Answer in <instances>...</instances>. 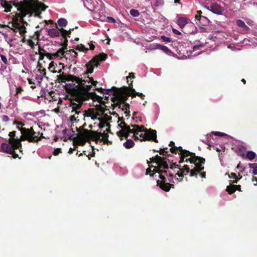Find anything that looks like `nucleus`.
I'll return each instance as SVG.
<instances>
[{
  "label": "nucleus",
  "mask_w": 257,
  "mask_h": 257,
  "mask_svg": "<svg viewBox=\"0 0 257 257\" xmlns=\"http://www.w3.org/2000/svg\"><path fill=\"white\" fill-rule=\"evenodd\" d=\"M150 160L153 163H157L158 166V168L156 169L155 171L156 172L159 173L161 180H157V186L166 192H169L171 188H174V185L170 183H166V179L164 175L171 178L168 180L169 182L174 183L172 180L174 174L183 178L184 176L189 173L191 176V171L193 170H190V168L187 165L182 167L181 163L177 164L176 163H172L169 167L165 158L159 155L150 158Z\"/></svg>",
  "instance_id": "nucleus-1"
},
{
  "label": "nucleus",
  "mask_w": 257,
  "mask_h": 257,
  "mask_svg": "<svg viewBox=\"0 0 257 257\" xmlns=\"http://www.w3.org/2000/svg\"><path fill=\"white\" fill-rule=\"evenodd\" d=\"M13 6L17 8L19 13H16L15 16L12 19L11 27L12 30L19 31L21 36H23L26 33V26H28V23L24 20V17L26 15H29V17L33 16L36 11L41 10L44 11L47 7L43 3H40L38 0H24L23 2H13Z\"/></svg>",
  "instance_id": "nucleus-2"
},
{
  "label": "nucleus",
  "mask_w": 257,
  "mask_h": 257,
  "mask_svg": "<svg viewBox=\"0 0 257 257\" xmlns=\"http://www.w3.org/2000/svg\"><path fill=\"white\" fill-rule=\"evenodd\" d=\"M82 81L75 83H66L64 86L66 92L70 94L72 97L69 99L70 102L73 101L76 103H83L92 98L96 99L101 104L104 105L107 103V101H102V98L98 96L94 92H89L91 85H85L87 80L82 79Z\"/></svg>",
  "instance_id": "nucleus-3"
},
{
  "label": "nucleus",
  "mask_w": 257,
  "mask_h": 257,
  "mask_svg": "<svg viewBox=\"0 0 257 257\" xmlns=\"http://www.w3.org/2000/svg\"><path fill=\"white\" fill-rule=\"evenodd\" d=\"M137 112L133 113V116L132 117V122H138L140 121L139 117L135 118V115ZM129 134L130 137L134 138L135 141H153L155 143H158L156 138V131L151 128L147 129L143 125H139L138 124H131L129 127Z\"/></svg>",
  "instance_id": "nucleus-4"
},
{
  "label": "nucleus",
  "mask_w": 257,
  "mask_h": 257,
  "mask_svg": "<svg viewBox=\"0 0 257 257\" xmlns=\"http://www.w3.org/2000/svg\"><path fill=\"white\" fill-rule=\"evenodd\" d=\"M180 152V160L178 163L183 162H190L194 165V169L191 171V176H194L197 172L204 170V167L202 165L205 163V159L196 156L194 153L190 152L188 151L184 150L181 147H176L170 148V152L171 153L177 154V152Z\"/></svg>",
  "instance_id": "nucleus-5"
},
{
  "label": "nucleus",
  "mask_w": 257,
  "mask_h": 257,
  "mask_svg": "<svg viewBox=\"0 0 257 257\" xmlns=\"http://www.w3.org/2000/svg\"><path fill=\"white\" fill-rule=\"evenodd\" d=\"M95 90L103 94L112 95L111 100L113 104H111V106H113V108L115 106H118L120 108H122V109L125 110V113L128 114V103L126 102L128 97V88L126 89L118 88L113 86L110 89L96 88Z\"/></svg>",
  "instance_id": "nucleus-6"
},
{
  "label": "nucleus",
  "mask_w": 257,
  "mask_h": 257,
  "mask_svg": "<svg viewBox=\"0 0 257 257\" xmlns=\"http://www.w3.org/2000/svg\"><path fill=\"white\" fill-rule=\"evenodd\" d=\"M20 132L22 133L20 138L16 137V132L15 131L10 132L9 133L10 138H9L8 143L13 144L16 148L18 145L21 146L22 141L35 143L40 141L44 138L43 134L34 131L33 127L29 128H21Z\"/></svg>",
  "instance_id": "nucleus-7"
},
{
  "label": "nucleus",
  "mask_w": 257,
  "mask_h": 257,
  "mask_svg": "<svg viewBox=\"0 0 257 257\" xmlns=\"http://www.w3.org/2000/svg\"><path fill=\"white\" fill-rule=\"evenodd\" d=\"M83 103H76L73 102V100H71L68 106L71 108V113H73L70 117V120L71 121H74L79 120V118H85L86 117H90L93 120L97 119L99 118V116H96L92 113H90L86 111V110H83L82 108Z\"/></svg>",
  "instance_id": "nucleus-8"
},
{
  "label": "nucleus",
  "mask_w": 257,
  "mask_h": 257,
  "mask_svg": "<svg viewBox=\"0 0 257 257\" xmlns=\"http://www.w3.org/2000/svg\"><path fill=\"white\" fill-rule=\"evenodd\" d=\"M101 135L100 132L84 129L83 132L80 133L78 137L75 138L74 142L79 146H83L89 140L95 142L98 141L100 140V137Z\"/></svg>",
  "instance_id": "nucleus-9"
},
{
  "label": "nucleus",
  "mask_w": 257,
  "mask_h": 257,
  "mask_svg": "<svg viewBox=\"0 0 257 257\" xmlns=\"http://www.w3.org/2000/svg\"><path fill=\"white\" fill-rule=\"evenodd\" d=\"M118 122H119L118 124V127L120 128V130L117 132V136H118L119 139L121 141L123 139L126 140L125 143H123V146L126 149H128L129 148V142L127 139L128 135H129L128 125L124 121V118L123 117H118Z\"/></svg>",
  "instance_id": "nucleus-10"
},
{
  "label": "nucleus",
  "mask_w": 257,
  "mask_h": 257,
  "mask_svg": "<svg viewBox=\"0 0 257 257\" xmlns=\"http://www.w3.org/2000/svg\"><path fill=\"white\" fill-rule=\"evenodd\" d=\"M107 55L104 53H101L98 55L94 56L92 60L89 61L85 67H86L87 70L85 74H91L94 71V67H97L100 62H102L106 59Z\"/></svg>",
  "instance_id": "nucleus-11"
},
{
  "label": "nucleus",
  "mask_w": 257,
  "mask_h": 257,
  "mask_svg": "<svg viewBox=\"0 0 257 257\" xmlns=\"http://www.w3.org/2000/svg\"><path fill=\"white\" fill-rule=\"evenodd\" d=\"M59 75H57V81L59 83H65L66 82H71V83H75L79 81H82V78L76 75L67 74L62 71ZM75 82V83H74Z\"/></svg>",
  "instance_id": "nucleus-12"
},
{
  "label": "nucleus",
  "mask_w": 257,
  "mask_h": 257,
  "mask_svg": "<svg viewBox=\"0 0 257 257\" xmlns=\"http://www.w3.org/2000/svg\"><path fill=\"white\" fill-rule=\"evenodd\" d=\"M21 148H22V144H21L20 146H17V148H16L12 144H7L5 143H2L1 144V148H0L3 152H6L7 153H12L13 151H15L17 149L21 150Z\"/></svg>",
  "instance_id": "nucleus-13"
},
{
  "label": "nucleus",
  "mask_w": 257,
  "mask_h": 257,
  "mask_svg": "<svg viewBox=\"0 0 257 257\" xmlns=\"http://www.w3.org/2000/svg\"><path fill=\"white\" fill-rule=\"evenodd\" d=\"M207 10L216 15H222L223 9L217 3H212L210 6L206 7Z\"/></svg>",
  "instance_id": "nucleus-14"
},
{
  "label": "nucleus",
  "mask_w": 257,
  "mask_h": 257,
  "mask_svg": "<svg viewBox=\"0 0 257 257\" xmlns=\"http://www.w3.org/2000/svg\"><path fill=\"white\" fill-rule=\"evenodd\" d=\"M129 96L133 98L138 96L142 99H144V95L143 93L137 92L135 89L133 88V82L130 83L129 84Z\"/></svg>",
  "instance_id": "nucleus-15"
},
{
  "label": "nucleus",
  "mask_w": 257,
  "mask_h": 257,
  "mask_svg": "<svg viewBox=\"0 0 257 257\" xmlns=\"http://www.w3.org/2000/svg\"><path fill=\"white\" fill-rule=\"evenodd\" d=\"M56 64L53 61L51 62L50 63V65H49V70L50 71V72H52V73H61L62 70H64L65 66L63 65V64L60 63H59V66H61V68L60 69L56 70Z\"/></svg>",
  "instance_id": "nucleus-16"
},
{
  "label": "nucleus",
  "mask_w": 257,
  "mask_h": 257,
  "mask_svg": "<svg viewBox=\"0 0 257 257\" xmlns=\"http://www.w3.org/2000/svg\"><path fill=\"white\" fill-rule=\"evenodd\" d=\"M180 28L183 29V32L187 34H194L196 31V28L193 23L189 24L188 25Z\"/></svg>",
  "instance_id": "nucleus-17"
},
{
  "label": "nucleus",
  "mask_w": 257,
  "mask_h": 257,
  "mask_svg": "<svg viewBox=\"0 0 257 257\" xmlns=\"http://www.w3.org/2000/svg\"><path fill=\"white\" fill-rule=\"evenodd\" d=\"M189 24L193 23L191 22L190 19L186 18L180 17L177 20V24L178 25L180 28L184 27L189 25Z\"/></svg>",
  "instance_id": "nucleus-18"
},
{
  "label": "nucleus",
  "mask_w": 257,
  "mask_h": 257,
  "mask_svg": "<svg viewBox=\"0 0 257 257\" xmlns=\"http://www.w3.org/2000/svg\"><path fill=\"white\" fill-rule=\"evenodd\" d=\"M236 191H241L240 185H229L226 188V191L229 194H231Z\"/></svg>",
  "instance_id": "nucleus-19"
},
{
  "label": "nucleus",
  "mask_w": 257,
  "mask_h": 257,
  "mask_svg": "<svg viewBox=\"0 0 257 257\" xmlns=\"http://www.w3.org/2000/svg\"><path fill=\"white\" fill-rule=\"evenodd\" d=\"M60 34L61 32H60V30H58L55 28L50 29L47 31V34L52 38L59 37Z\"/></svg>",
  "instance_id": "nucleus-20"
},
{
  "label": "nucleus",
  "mask_w": 257,
  "mask_h": 257,
  "mask_svg": "<svg viewBox=\"0 0 257 257\" xmlns=\"http://www.w3.org/2000/svg\"><path fill=\"white\" fill-rule=\"evenodd\" d=\"M236 24L238 27L242 28V31L244 33H246L250 30L248 27L245 24L244 22L242 20L239 19L236 20Z\"/></svg>",
  "instance_id": "nucleus-21"
},
{
  "label": "nucleus",
  "mask_w": 257,
  "mask_h": 257,
  "mask_svg": "<svg viewBox=\"0 0 257 257\" xmlns=\"http://www.w3.org/2000/svg\"><path fill=\"white\" fill-rule=\"evenodd\" d=\"M60 31L61 36L63 38H67V37H70V35L71 32L73 31V29H70L69 30H66L62 28L59 29Z\"/></svg>",
  "instance_id": "nucleus-22"
},
{
  "label": "nucleus",
  "mask_w": 257,
  "mask_h": 257,
  "mask_svg": "<svg viewBox=\"0 0 257 257\" xmlns=\"http://www.w3.org/2000/svg\"><path fill=\"white\" fill-rule=\"evenodd\" d=\"M49 95H50L51 97L50 101H57L58 99L61 98L58 96V94L56 93L53 91L49 92Z\"/></svg>",
  "instance_id": "nucleus-23"
},
{
  "label": "nucleus",
  "mask_w": 257,
  "mask_h": 257,
  "mask_svg": "<svg viewBox=\"0 0 257 257\" xmlns=\"http://www.w3.org/2000/svg\"><path fill=\"white\" fill-rule=\"evenodd\" d=\"M86 112L92 113V114H94V115H96V116L99 117H102V116L106 114V113H105L104 112H99V111H94V109L92 108H89L88 110H86Z\"/></svg>",
  "instance_id": "nucleus-24"
},
{
  "label": "nucleus",
  "mask_w": 257,
  "mask_h": 257,
  "mask_svg": "<svg viewBox=\"0 0 257 257\" xmlns=\"http://www.w3.org/2000/svg\"><path fill=\"white\" fill-rule=\"evenodd\" d=\"M256 157V154L254 152L248 151L246 152V158L250 161L253 160Z\"/></svg>",
  "instance_id": "nucleus-25"
},
{
  "label": "nucleus",
  "mask_w": 257,
  "mask_h": 257,
  "mask_svg": "<svg viewBox=\"0 0 257 257\" xmlns=\"http://www.w3.org/2000/svg\"><path fill=\"white\" fill-rule=\"evenodd\" d=\"M105 107H103L101 105H96L95 106V111L97 112H105L107 110H108V109L106 108L107 107H109L110 106L107 105H104Z\"/></svg>",
  "instance_id": "nucleus-26"
},
{
  "label": "nucleus",
  "mask_w": 257,
  "mask_h": 257,
  "mask_svg": "<svg viewBox=\"0 0 257 257\" xmlns=\"http://www.w3.org/2000/svg\"><path fill=\"white\" fill-rule=\"evenodd\" d=\"M14 1H17V0H14ZM14 1H10V3L5 1V4H4V6H5V12H9L11 11V10L12 9V4L13 5V2H14Z\"/></svg>",
  "instance_id": "nucleus-27"
},
{
  "label": "nucleus",
  "mask_w": 257,
  "mask_h": 257,
  "mask_svg": "<svg viewBox=\"0 0 257 257\" xmlns=\"http://www.w3.org/2000/svg\"><path fill=\"white\" fill-rule=\"evenodd\" d=\"M199 21V24L202 26H207L209 24V20L206 17H203V18L196 19Z\"/></svg>",
  "instance_id": "nucleus-28"
},
{
  "label": "nucleus",
  "mask_w": 257,
  "mask_h": 257,
  "mask_svg": "<svg viewBox=\"0 0 257 257\" xmlns=\"http://www.w3.org/2000/svg\"><path fill=\"white\" fill-rule=\"evenodd\" d=\"M66 50L64 48H61L57 51V52L53 53L54 56L56 57H61L64 56L65 50Z\"/></svg>",
  "instance_id": "nucleus-29"
},
{
  "label": "nucleus",
  "mask_w": 257,
  "mask_h": 257,
  "mask_svg": "<svg viewBox=\"0 0 257 257\" xmlns=\"http://www.w3.org/2000/svg\"><path fill=\"white\" fill-rule=\"evenodd\" d=\"M155 152L159 153L161 155L169 157L170 155L168 154V148H164L160 149L159 151H155Z\"/></svg>",
  "instance_id": "nucleus-30"
},
{
  "label": "nucleus",
  "mask_w": 257,
  "mask_h": 257,
  "mask_svg": "<svg viewBox=\"0 0 257 257\" xmlns=\"http://www.w3.org/2000/svg\"><path fill=\"white\" fill-rule=\"evenodd\" d=\"M68 22L66 19L64 18H60L57 21V24L60 27H65Z\"/></svg>",
  "instance_id": "nucleus-31"
},
{
  "label": "nucleus",
  "mask_w": 257,
  "mask_h": 257,
  "mask_svg": "<svg viewBox=\"0 0 257 257\" xmlns=\"http://www.w3.org/2000/svg\"><path fill=\"white\" fill-rule=\"evenodd\" d=\"M111 119L112 117L111 116L108 115L107 114H106L103 115L102 117H99V119H98V120L109 122L111 120Z\"/></svg>",
  "instance_id": "nucleus-32"
},
{
  "label": "nucleus",
  "mask_w": 257,
  "mask_h": 257,
  "mask_svg": "<svg viewBox=\"0 0 257 257\" xmlns=\"http://www.w3.org/2000/svg\"><path fill=\"white\" fill-rule=\"evenodd\" d=\"M211 135H213L215 136H218V137H223L226 136V135L225 133H221L220 132H211V134H207V135H206V136H207V138H208V137L211 136Z\"/></svg>",
  "instance_id": "nucleus-33"
},
{
  "label": "nucleus",
  "mask_w": 257,
  "mask_h": 257,
  "mask_svg": "<svg viewBox=\"0 0 257 257\" xmlns=\"http://www.w3.org/2000/svg\"><path fill=\"white\" fill-rule=\"evenodd\" d=\"M99 122L98 124V127L100 128H104L105 127H110V124L108 121H104L102 120H99Z\"/></svg>",
  "instance_id": "nucleus-34"
},
{
  "label": "nucleus",
  "mask_w": 257,
  "mask_h": 257,
  "mask_svg": "<svg viewBox=\"0 0 257 257\" xmlns=\"http://www.w3.org/2000/svg\"><path fill=\"white\" fill-rule=\"evenodd\" d=\"M157 48L159 50H162L163 52L168 53L170 52L169 49L166 46L162 45L161 44H159L157 46Z\"/></svg>",
  "instance_id": "nucleus-35"
},
{
  "label": "nucleus",
  "mask_w": 257,
  "mask_h": 257,
  "mask_svg": "<svg viewBox=\"0 0 257 257\" xmlns=\"http://www.w3.org/2000/svg\"><path fill=\"white\" fill-rule=\"evenodd\" d=\"M76 50L80 52H85L88 51V48L85 47L83 45L80 44L77 45Z\"/></svg>",
  "instance_id": "nucleus-36"
},
{
  "label": "nucleus",
  "mask_w": 257,
  "mask_h": 257,
  "mask_svg": "<svg viewBox=\"0 0 257 257\" xmlns=\"http://www.w3.org/2000/svg\"><path fill=\"white\" fill-rule=\"evenodd\" d=\"M130 14L133 17H137L140 16V12L137 10L132 9L130 11Z\"/></svg>",
  "instance_id": "nucleus-37"
},
{
  "label": "nucleus",
  "mask_w": 257,
  "mask_h": 257,
  "mask_svg": "<svg viewBox=\"0 0 257 257\" xmlns=\"http://www.w3.org/2000/svg\"><path fill=\"white\" fill-rule=\"evenodd\" d=\"M101 134H102V135H101V136H100V138L101 137H102V138H101V139H100V141L101 142H103L104 143H105L106 142H108V135L106 133H101Z\"/></svg>",
  "instance_id": "nucleus-38"
},
{
  "label": "nucleus",
  "mask_w": 257,
  "mask_h": 257,
  "mask_svg": "<svg viewBox=\"0 0 257 257\" xmlns=\"http://www.w3.org/2000/svg\"><path fill=\"white\" fill-rule=\"evenodd\" d=\"M45 56L47 57V58L49 59L50 60H52L54 59V58H57L58 57H57L54 55V54L49 53H45Z\"/></svg>",
  "instance_id": "nucleus-39"
},
{
  "label": "nucleus",
  "mask_w": 257,
  "mask_h": 257,
  "mask_svg": "<svg viewBox=\"0 0 257 257\" xmlns=\"http://www.w3.org/2000/svg\"><path fill=\"white\" fill-rule=\"evenodd\" d=\"M89 81L87 80V82L88 83H91L92 85L96 86L97 83L98 82L96 81H94V79H93V78L88 77Z\"/></svg>",
  "instance_id": "nucleus-40"
},
{
  "label": "nucleus",
  "mask_w": 257,
  "mask_h": 257,
  "mask_svg": "<svg viewBox=\"0 0 257 257\" xmlns=\"http://www.w3.org/2000/svg\"><path fill=\"white\" fill-rule=\"evenodd\" d=\"M157 168H158V167L157 168H155V169H154L153 171H152L151 170L150 168H147V170H146V174L147 175L150 174V175L151 176H154V173H152V172H156L155 169H156Z\"/></svg>",
  "instance_id": "nucleus-41"
},
{
  "label": "nucleus",
  "mask_w": 257,
  "mask_h": 257,
  "mask_svg": "<svg viewBox=\"0 0 257 257\" xmlns=\"http://www.w3.org/2000/svg\"><path fill=\"white\" fill-rule=\"evenodd\" d=\"M202 170H203V169L201 170V171H200L199 172H197V174H196V175L190 176L191 177L194 176V177H196L197 176V174L199 173V175H200L201 178H205V172H201Z\"/></svg>",
  "instance_id": "nucleus-42"
},
{
  "label": "nucleus",
  "mask_w": 257,
  "mask_h": 257,
  "mask_svg": "<svg viewBox=\"0 0 257 257\" xmlns=\"http://www.w3.org/2000/svg\"><path fill=\"white\" fill-rule=\"evenodd\" d=\"M161 38H162V40L164 42L170 43L171 41L169 37H166L164 35L162 36V37H161Z\"/></svg>",
  "instance_id": "nucleus-43"
},
{
  "label": "nucleus",
  "mask_w": 257,
  "mask_h": 257,
  "mask_svg": "<svg viewBox=\"0 0 257 257\" xmlns=\"http://www.w3.org/2000/svg\"><path fill=\"white\" fill-rule=\"evenodd\" d=\"M27 44L32 49L35 47V43L32 39H29L27 40Z\"/></svg>",
  "instance_id": "nucleus-44"
},
{
  "label": "nucleus",
  "mask_w": 257,
  "mask_h": 257,
  "mask_svg": "<svg viewBox=\"0 0 257 257\" xmlns=\"http://www.w3.org/2000/svg\"><path fill=\"white\" fill-rule=\"evenodd\" d=\"M14 124H18V126H17V128H18L19 131H20V129L21 128H26L25 127H20V125L23 126L24 125V124L20 121H14Z\"/></svg>",
  "instance_id": "nucleus-45"
},
{
  "label": "nucleus",
  "mask_w": 257,
  "mask_h": 257,
  "mask_svg": "<svg viewBox=\"0 0 257 257\" xmlns=\"http://www.w3.org/2000/svg\"><path fill=\"white\" fill-rule=\"evenodd\" d=\"M225 175L228 176L229 178H232L233 179L234 178H236L237 177V175L235 173H231L230 174L226 173Z\"/></svg>",
  "instance_id": "nucleus-46"
},
{
  "label": "nucleus",
  "mask_w": 257,
  "mask_h": 257,
  "mask_svg": "<svg viewBox=\"0 0 257 257\" xmlns=\"http://www.w3.org/2000/svg\"><path fill=\"white\" fill-rule=\"evenodd\" d=\"M64 38V42L61 44V46H62V48H64L65 49H67V46H68V40L67 39V38Z\"/></svg>",
  "instance_id": "nucleus-47"
},
{
  "label": "nucleus",
  "mask_w": 257,
  "mask_h": 257,
  "mask_svg": "<svg viewBox=\"0 0 257 257\" xmlns=\"http://www.w3.org/2000/svg\"><path fill=\"white\" fill-rule=\"evenodd\" d=\"M61 153V150L60 148H57L54 149V151L53 152V155L54 156H57L59 155Z\"/></svg>",
  "instance_id": "nucleus-48"
},
{
  "label": "nucleus",
  "mask_w": 257,
  "mask_h": 257,
  "mask_svg": "<svg viewBox=\"0 0 257 257\" xmlns=\"http://www.w3.org/2000/svg\"><path fill=\"white\" fill-rule=\"evenodd\" d=\"M202 12L201 10L197 11V15H196L195 19H201L203 18V16H201Z\"/></svg>",
  "instance_id": "nucleus-49"
},
{
  "label": "nucleus",
  "mask_w": 257,
  "mask_h": 257,
  "mask_svg": "<svg viewBox=\"0 0 257 257\" xmlns=\"http://www.w3.org/2000/svg\"><path fill=\"white\" fill-rule=\"evenodd\" d=\"M239 180V179L234 178L233 180H229V185H234V184L237 183Z\"/></svg>",
  "instance_id": "nucleus-50"
},
{
  "label": "nucleus",
  "mask_w": 257,
  "mask_h": 257,
  "mask_svg": "<svg viewBox=\"0 0 257 257\" xmlns=\"http://www.w3.org/2000/svg\"><path fill=\"white\" fill-rule=\"evenodd\" d=\"M204 47V44H203V43H201L199 45H195V46H193V50H196L200 47Z\"/></svg>",
  "instance_id": "nucleus-51"
},
{
  "label": "nucleus",
  "mask_w": 257,
  "mask_h": 257,
  "mask_svg": "<svg viewBox=\"0 0 257 257\" xmlns=\"http://www.w3.org/2000/svg\"><path fill=\"white\" fill-rule=\"evenodd\" d=\"M39 37H40V33L38 32H35L34 36H33V38L35 40L39 41Z\"/></svg>",
  "instance_id": "nucleus-52"
},
{
  "label": "nucleus",
  "mask_w": 257,
  "mask_h": 257,
  "mask_svg": "<svg viewBox=\"0 0 257 257\" xmlns=\"http://www.w3.org/2000/svg\"><path fill=\"white\" fill-rule=\"evenodd\" d=\"M23 89L21 87H17V89H16V95H18L19 94L23 92Z\"/></svg>",
  "instance_id": "nucleus-53"
},
{
  "label": "nucleus",
  "mask_w": 257,
  "mask_h": 257,
  "mask_svg": "<svg viewBox=\"0 0 257 257\" xmlns=\"http://www.w3.org/2000/svg\"><path fill=\"white\" fill-rule=\"evenodd\" d=\"M0 57H1V60H2V61H3V63H4L5 65H7V57L4 55H1V56H0Z\"/></svg>",
  "instance_id": "nucleus-54"
},
{
  "label": "nucleus",
  "mask_w": 257,
  "mask_h": 257,
  "mask_svg": "<svg viewBox=\"0 0 257 257\" xmlns=\"http://www.w3.org/2000/svg\"><path fill=\"white\" fill-rule=\"evenodd\" d=\"M8 154L11 155L12 156V157H13V158L14 159H16L19 157V155L17 153H16V152L14 151H12V153Z\"/></svg>",
  "instance_id": "nucleus-55"
},
{
  "label": "nucleus",
  "mask_w": 257,
  "mask_h": 257,
  "mask_svg": "<svg viewBox=\"0 0 257 257\" xmlns=\"http://www.w3.org/2000/svg\"><path fill=\"white\" fill-rule=\"evenodd\" d=\"M38 71L40 72V73L43 74V76L45 77L46 75V70L45 69H40V68H38Z\"/></svg>",
  "instance_id": "nucleus-56"
},
{
  "label": "nucleus",
  "mask_w": 257,
  "mask_h": 257,
  "mask_svg": "<svg viewBox=\"0 0 257 257\" xmlns=\"http://www.w3.org/2000/svg\"><path fill=\"white\" fill-rule=\"evenodd\" d=\"M68 51H69L70 53H73V57L76 58L77 57V53L76 52V51H74L73 49H70L69 50H68Z\"/></svg>",
  "instance_id": "nucleus-57"
},
{
  "label": "nucleus",
  "mask_w": 257,
  "mask_h": 257,
  "mask_svg": "<svg viewBox=\"0 0 257 257\" xmlns=\"http://www.w3.org/2000/svg\"><path fill=\"white\" fill-rule=\"evenodd\" d=\"M237 150H239V151L243 152L245 150V148L243 146H239L237 147Z\"/></svg>",
  "instance_id": "nucleus-58"
},
{
  "label": "nucleus",
  "mask_w": 257,
  "mask_h": 257,
  "mask_svg": "<svg viewBox=\"0 0 257 257\" xmlns=\"http://www.w3.org/2000/svg\"><path fill=\"white\" fill-rule=\"evenodd\" d=\"M107 20H108V22L109 23H113L115 22V19L111 17H108Z\"/></svg>",
  "instance_id": "nucleus-59"
},
{
  "label": "nucleus",
  "mask_w": 257,
  "mask_h": 257,
  "mask_svg": "<svg viewBox=\"0 0 257 257\" xmlns=\"http://www.w3.org/2000/svg\"><path fill=\"white\" fill-rule=\"evenodd\" d=\"M135 146V143H134L133 141L130 139L129 140V148H132Z\"/></svg>",
  "instance_id": "nucleus-60"
},
{
  "label": "nucleus",
  "mask_w": 257,
  "mask_h": 257,
  "mask_svg": "<svg viewBox=\"0 0 257 257\" xmlns=\"http://www.w3.org/2000/svg\"><path fill=\"white\" fill-rule=\"evenodd\" d=\"M9 120V118L7 115H3V121L5 122H8Z\"/></svg>",
  "instance_id": "nucleus-61"
},
{
  "label": "nucleus",
  "mask_w": 257,
  "mask_h": 257,
  "mask_svg": "<svg viewBox=\"0 0 257 257\" xmlns=\"http://www.w3.org/2000/svg\"><path fill=\"white\" fill-rule=\"evenodd\" d=\"M39 60H43L44 59V57L45 56L44 54H43L42 52H39Z\"/></svg>",
  "instance_id": "nucleus-62"
},
{
  "label": "nucleus",
  "mask_w": 257,
  "mask_h": 257,
  "mask_svg": "<svg viewBox=\"0 0 257 257\" xmlns=\"http://www.w3.org/2000/svg\"><path fill=\"white\" fill-rule=\"evenodd\" d=\"M199 29H200V32H201V33H206L207 32L206 28L204 27H199Z\"/></svg>",
  "instance_id": "nucleus-63"
},
{
  "label": "nucleus",
  "mask_w": 257,
  "mask_h": 257,
  "mask_svg": "<svg viewBox=\"0 0 257 257\" xmlns=\"http://www.w3.org/2000/svg\"><path fill=\"white\" fill-rule=\"evenodd\" d=\"M249 167L251 168H256L257 167V164L255 163L248 164Z\"/></svg>",
  "instance_id": "nucleus-64"
}]
</instances>
